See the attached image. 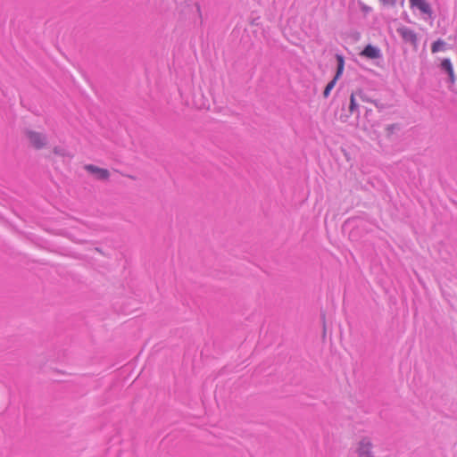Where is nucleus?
Here are the masks:
<instances>
[{"instance_id": "nucleus-2", "label": "nucleus", "mask_w": 457, "mask_h": 457, "mask_svg": "<svg viewBox=\"0 0 457 457\" xmlns=\"http://www.w3.org/2000/svg\"><path fill=\"white\" fill-rule=\"evenodd\" d=\"M372 448L373 444L370 438L365 436L359 440L355 451L358 457H374Z\"/></svg>"}, {"instance_id": "nucleus-8", "label": "nucleus", "mask_w": 457, "mask_h": 457, "mask_svg": "<svg viewBox=\"0 0 457 457\" xmlns=\"http://www.w3.org/2000/svg\"><path fill=\"white\" fill-rule=\"evenodd\" d=\"M357 99H359L358 96H357V91L353 92L350 96V104L348 106V111H349L350 114H357V115L360 114L359 104H358Z\"/></svg>"}, {"instance_id": "nucleus-4", "label": "nucleus", "mask_w": 457, "mask_h": 457, "mask_svg": "<svg viewBox=\"0 0 457 457\" xmlns=\"http://www.w3.org/2000/svg\"><path fill=\"white\" fill-rule=\"evenodd\" d=\"M84 169L90 174H92L96 179L108 180L110 178V172L108 170L97 167L93 164H87Z\"/></svg>"}, {"instance_id": "nucleus-12", "label": "nucleus", "mask_w": 457, "mask_h": 457, "mask_svg": "<svg viewBox=\"0 0 457 457\" xmlns=\"http://www.w3.org/2000/svg\"><path fill=\"white\" fill-rule=\"evenodd\" d=\"M357 96H358V98L361 101H362V102H370V103L374 104L376 106H378L376 101L369 99L368 96L361 90H358L357 91Z\"/></svg>"}, {"instance_id": "nucleus-14", "label": "nucleus", "mask_w": 457, "mask_h": 457, "mask_svg": "<svg viewBox=\"0 0 457 457\" xmlns=\"http://www.w3.org/2000/svg\"><path fill=\"white\" fill-rule=\"evenodd\" d=\"M384 5L395 6L397 0H379Z\"/></svg>"}, {"instance_id": "nucleus-15", "label": "nucleus", "mask_w": 457, "mask_h": 457, "mask_svg": "<svg viewBox=\"0 0 457 457\" xmlns=\"http://www.w3.org/2000/svg\"><path fill=\"white\" fill-rule=\"evenodd\" d=\"M448 76H449V81L451 83H454V81H455L454 72L453 71L452 74H448Z\"/></svg>"}, {"instance_id": "nucleus-11", "label": "nucleus", "mask_w": 457, "mask_h": 457, "mask_svg": "<svg viewBox=\"0 0 457 457\" xmlns=\"http://www.w3.org/2000/svg\"><path fill=\"white\" fill-rule=\"evenodd\" d=\"M51 153L54 155L61 156V157H64L67 154L65 149L61 146H54L52 149Z\"/></svg>"}, {"instance_id": "nucleus-6", "label": "nucleus", "mask_w": 457, "mask_h": 457, "mask_svg": "<svg viewBox=\"0 0 457 457\" xmlns=\"http://www.w3.org/2000/svg\"><path fill=\"white\" fill-rule=\"evenodd\" d=\"M360 55L370 60H377L382 57L381 50L375 46L368 45L360 53Z\"/></svg>"}, {"instance_id": "nucleus-1", "label": "nucleus", "mask_w": 457, "mask_h": 457, "mask_svg": "<svg viewBox=\"0 0 457 457\" xmlns=\"http://www.w3.org/2000/svg\"><path fill=\"white\" fill-rule=\"evenodd\" d=\"M27 139L33 148L39 150L46 146L47 137L46 135L34 130L26 131Z\"/></svg>"}, {"instance_id": "nucleus-3", "label": "nucleus", "mask_w": 457, "mask_h": 457, "mask_svg": "<svg viewBox=\"0 0 457 457\" xmlns=\"http://www.w3.org/2000/svg\"><path fill=\"white\" fill-rule=\"evenodd\" d=\"M337 72H336V75L334 77V79L328 83V85L326 86L325 89H324V92H323V96L325 98H327L331 90L334 88L337 79L341 77L343 71H344V66H345V61H344V58L342 55H337Z\"/></svg>"}, {"instance_id": "nucleus-10", "label": "nucleus", "mask_w": 457, "mask_h": 457, "mask_svg": "<svg viewBox=\"0 0 457 457\" xmlns=\"http://www.w3.org/2000/svg\"><path fill=\"white\" fill-rule=\"evenodd\" d=\"M445 46V42L441 40V39H438L436 40V42L433 43L432 46H431V51L432 53H437V52H440L444 49V46Z\"/></svg>"}, {"instance_id": "nucleus-9", "label": "nucleus", "mask_w": 457, "mask_h": 457, "mask_svg": "<svg viewBox=\"0 0 457 457\" xmlns=\"http://www.w3.org/2000/svg\"><path fill=\"white\" fill-rule=\"evenodd\" d=\"M441 68L444 70L447 74H452L453 71V68L452 65V62L450 59H444L441 62Z\"/></svg>"}, {"instance_id": "nucleus-5", "label": "nucleus", "mask_w": 457, "mask_h": 457, "mask_svg": "<svg viewBox=\"0 0 457 457\" xmlns=\"http://www.w3.org/2000/svg\"><path fill=\"white\" fill-rule=\"evenodd\" d=\"M397 33L401 36L403 40L416 46L418 43L417 34L411 29L402 26L397 29Z\"/></svg>"}, {"instance_id": "nucleus-16", "label": "nucleus", "mask_w": 457, "mask_h": 457, "mask_svg": "<svg viewBox=\"0 0 457 457\" xmlns=\"http://www.w3.org/2000/svg\"><path fill=\"white\" fill-rule=\"evenodd\" d=\"M347 117H348V116H345V118L341 117V120H342V121H344V122H345V121H346Z\"/></svg>"}, {"instance_id": "nucleus-13", "label": "nucleus", "mask_w": 457, "mask_h": 457, "mask_svg": "<svg viewBox=\"0 0 457 457\" xmlns=\"http://www.w3.org/2000/svg\"><path fill=\"white\" fill-rule=\"evenodd\" d=\"M398 129H399L398 124L387 125L386 128V136L389 137L392 134H394Z\"/></svg>"}, {"instance_id": "nucleus-7", "label": "nucleus", "mask_w": 457, "mask_h": 457, "mask_svg": "<svg viewBox=\"0 0 457 457\" xmlns=\"http://www.w3.org/2000/svg\"><path fill=\"white\" fill-rule=\"evenodd\" d=\"M411 8L419 9L422 13L431 15L430 4L426 0H410Z\"/></svg>"}]
</instances>
